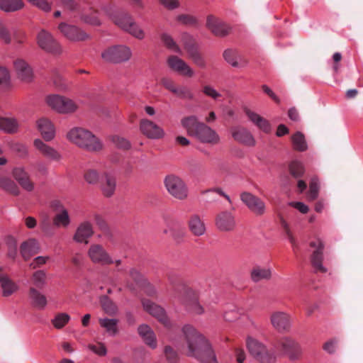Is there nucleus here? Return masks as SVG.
<instances>
[{
    "label": "nucleus",
    "instance_id": "a211bd4d",
    "mask_svg": "<svg viewBox=\"0 0 363 363\" xmlns=\"http://www.w3.org/2000/svg\"><path fill=\"white\" fill-rule=\"evenodd\" d=\"M167 65L171 69L179 74L191 77L194 72L193 69L182 59L175 55H170L167 59Z\"/></svg>",
    "mask_w": 363,
    "mask_h": 363
},
{
    "label": "nucleus",
    "instance_id": "37998d69",
    "mask_svg": "<svg viewBox=\"0 0 363 363\" xmlns=\"http://www.w3.org/2000/svg\"><path fill=\"white\" fill-rule=\"evenodd\" d=\"M100 303L106 313L110 315L116 313L118 310L116 305L107 296H101Z\"/></svg>",
    "mask_w": 363,
    "mask_h": 363
},
{
    "label": "nucleus",
    "instance_id": "603ef678",
    "mask_svg": "<svg viewBox=\"0 0 363 363\" xmlns=\"http://www.w3.org/2000/svg\"><path fill=\"white\" fill-rule=\"evenodd\" d=\"M6 245L8 248L7 256L13 259L17 253L16 241L12 236H8L6 238Z\"/></svg>",
    "mask_w": 363,
    "mask_h": 363
},
{
    "label": "nucleus",
    "instance_id": "a878e982",
    "mask_svg": "<svg viewBox=\"0 0 363 363\" xmlns=\"http://www.w3.org/2000/svg\"><path fill=\"white\" fill-rule=\"evenodd\" d=\"M38 130L40 132L44 140L50 141L55 137V128L48 118H40L37 121Z\"/></svg>",
    "mask_w": 363,
    "mask_h": 363
},
{
    "label": "nucleus",
    "instance_id": "864d4df0",
    "mask_svg": "<svg viewBox=\"0 0 363 363\" xmlns=\"http://www.w3.org/2000/svg\"><path fill=\"white\" fill-rule=\"evenodd\" d=\"M281 225L284 231L285 235H286L287 238L289 239V242H291L293 248L295 249L296 247H297L298 245L296 242V240L294 238L289 224L283 218L281 219Z\"/></svg>",
    "mask_w": 363,
    "mask_h": 363
},
{
    "label": "nucleus",
    "instance_id": "dca6fc26",
    "mask_svg": "<svg viewBox=\"0 0 363 363\" xmlns=\"http://www.w3.org/2000/svg\"><path fill=\"white\" fill-rule=\"evenodd\" d=\"M140 130L143 135L150 139H160L164 135L162 128L148 119L140 121Z\"/></svg>",
    "mask_w": 363,
    "mask_h": 363
},
{
    "label": "nucleus",
    "instance_id": "c756f323",
    "mask_svg": "<svg viewBox=\"0 0 363 363\" xmlns=\"http://www.w3.org/2000/svg\"><path fill=\"white\" fill-rule=\"evenodd\" d=\"M181 124L189 135L194 136L203 123L199 122L195 116H189L183 118Z\"/></svg>",
    "mask_w": 363,
    "mask_h": 363
},
{
    "label": "nucleus",
    "instance_id": "ddd939ff",
    "mask_svg": "<svg viewBox=\"0 0 363 363\" xmlns=\"http://www.w3.org/2000/svg\"><path fill=\"white\" fill-rule=\"evenodd\" d=\"M87 254L89 258L94 264L100 265H110L113 264L112 257L101 245H91Z\"/></svg>",
    "mask_w": 363,
    "mask_h": 363
},
{
    "label": "nucleus",
    "instance_id": "c85d7f7f",
    "mask_svg": "<svg viewBox=\"0 0 363 363\" xmlns=\"http://www.w3.org/2000/svg\"><path fill=\"white\" fill-rule=\"evenodd\" d=\"M28 297L31 305L38 309L42 310L47 305V298L45 296L41 294L35 287H30Z\"/></svg>",
    "mask_w": 363,
    "mask_h": 363
},
{
    "label": "nucleus",
    "instance_id": "79ce46f5",
    "mask_svg": "<svg viewBox=\"0 0 363 363\" xmlns=\"http://www.w3.org/2000/svg\"><path fill=\"white\" fill-rule=\"evenodd\" d=\"M24 6L22 0H1V10L6 12H14Z\"/></svg>",
    "mask_w": 363,
    "mask_h": 363
},
{
    "label": "nucleus",
    "instance_id": "4468645a",
    "mask_svg": "<svg viewBox=\"0 0 363 363\" xmlns=\"http://www.w3.org/2000/svg\"><path fill=\"white\" fill-rule=\"evenodd\" d=\"M142 304L146 312L157 318L166 328H171L172 323L162 307L148 299H143Z\"/></svg>",
    "mask_w": 363,
    "mask_h": 363
},
{
    "label": "nucleus",
    "instance_id": "13d9d810",
    "mask_svg": "<svg viewBox=\"0 0 363 363\" xmlns=\"http://www.w3.org/2000/svg\"><path fill=\"white\" fill-rule=\"evenodd\" d=\"M162 40L164 45L170 50H172L174 52L182 53L181 49L176 44V43L174 41L172 38L167 35V34H163L162 35Z\"/></svg>",
    "mask_w": 363,
    "mask_h": 363
},
{
    "label": "nucleus",
    "instance_id": "f704fd0d",
    "mask_svg": "<svg viewBox=\"0 0 363 363\" xmlns=\"http://www.w3.org/2000/svg\"><path fill=\"white\" fill-rule=\"evenodd\" d=\"M53 224L57 228H67L70 223L71 219L68 211L65 208H62V209L56 213L52 219Z\"/></svg>",
    "mask_w": 363,
    "mask_h": 363
},
{
    "label": "nucleus",
    "instance_id": "49530a36",
    "mask_svg": "<svg viewBox=\"0 0 363 363\" xmlns=\"http://www.w3.org/2000/svg\"><path fill=\"white\" fill-rule=\"evenodd\" d=\"M289 170L292 177L299 178L303 175L304 167L301 162L292 161L289 165Z\"/></svg>",
    "mask_w": 363,
    "mask_h": 363
},
{
    "label": "nucleus",
    "instance_id": "72a5a7b5",
    "mask_svg": "<svg viewBox=\"0 0 363 363\" xmlns=\"http://www.w3.org/2000/svg\"><path fill=\"white\" fill-rule=\"evenodd\" d=\"M225 60L234 67H245L247 61L240 58L235 50L228 49L223 54Z\"/></svg>",
    "mask_w": 363,
    "mask_h": 363
},
{
    "label": "nucleus",
    "instance_id": "69168bd1",
    "mask_svg": "<svg viewBox=\"0 0 363 363\" xmlns=\"http://www.w3.org/2000/svg\"><path fill=\"white\" fill-rule=\"evenodd\" d=\"M161 84L167 90L174 94L177 85L173 79L169 77H163L160 81Z\"/></svg>",
    "mask_w": 363,
    "mask_h": 363
},
{
    "label": "nucleus",
    "instance_id": "aec40b11",
    "mask_svg": "<svg viewBox=\"0 0 363 363\" xmlns=\"http://www.w3.org/2000/svg\"><path fill=\"white\" fill-rule=\"evenodd\" d=\"M271 323L272 326L279 332H286L289 330L291 326L290 315L282 311H277L271 315Z\"/></svg>",
    "mask_w": 363,
    "mask_h": 363
},
{
    "label": "nucleus",
    "instance_id": "9b49d317",
    "mask_svg": "<svg viewBox=\"0 0 363 363\" xmlns=\"http://www.w3.org/2000/svg\"><path fill=\"white\" fill-rule=\"evenodd\" d=\"M182 42L189 59L198 67L205 68L206 62L204 57L199 52L198 45L195 40L188 34H184Z\"/></svg>",
    "mask_w": 363,
    "mask_h": 363
},
{
    "label": "nucleus",
    "instance_id": "bb28decb",
    "mask_svg": "<svg viewBox=\"0 0 363 363\" xmlns=\"http://www.w3.org/2000/svg\"><path fill=\"white\" fill-rule=\"evenodd\" d=\"M138 332L144 342L152 349L157 347L156 336L150 327L146 324L140 325Z\"/></svg>",
    "mask_w": 363,
    "mask_h": 363
},
{
    "label": "nucleus",
    "instance_id": "7c9ffc66",
    "mask_svg": "<svg viewBox=\"0 0 363 363\" xmlns=\"http://www.w3.org/2000/svg\"><path fill=\"white\" fill-rule=\"evenodd\" d=\"M245 113L248 118L262 131L265 133L270 131L271 126L267 120L248 108L245 109Z\"/></svg>",
    "mask_w": 363,
    "mask_h": 363
},
{
    "label": "nucleus",
    "instance_id": "6e6d98bb",
    "mask_svg": "<svg viewBox=\"0 0 363 363\" xmlns=\"http://www.w3.org/2000/svg\"><path fill=\"white\" fill-rule=\"evenodd\" d=\"M164 354L166 360L168 363H177L179 361V356L177 352L170 346L164 347Z\"/></svg>",
    "mask_w": 363,
    "mask_h": 363
},
{
    "label": "nucleus",
    "instance_id": "6ab92c4d",
    "mask_svg": "<svg viewBox=\"0 0 363 363\" xmlns=\"http://www.w3.org/2000/svg\"><path fill=\"white\" fill-rule=\"evenodd\" d=\"M94 235L92 224L87 220L83 221L79 224L73 235V240L78 243L89 242V240Z\"/></svg>",
    "mask_w": 363,
    "mask_h": 363
},
{
    "label": "nucleus",
    "instance_id": "5701e85b",
    "mask_svg": "<svg viewBox=\"0 0 363 363\" xmlns=\"http://www.w3.org/2000/svg\"><path fill=\"white\" fill-rule=\"evenodd\" d=\"M206 27L217 36H225L230 32L227 24L211 15L207 17Z\"/></svg>",
    "mask_w": 363,
    "mask_h": 363
},
{
    "label": "nucleus",
    "instance_id": "a19ab883",
    "mask_svg": "<svg viewBox=\"0 0 363 363\" xmlns=\"http://www.w3.org/2000/svg\"><path fill=\"white\" fill-rule=\"evenodd\" d=\"M291 141L294 150L303 152L307 150L308 145L304 135L298 131L291 136Z\"/></svg>",
    "mask_w": 363,
    "mask_h": 363
},
{
    "label": "nucleus",
    "instance_id": "5fc2aeb1",
    "mask_svg": "<svg viewBox=\"0 0 363 363\" xmlns=\"http://www.w3.org/2000/svg\"><path fill=\"white\" fill-rule=\"evenodd\" d=\"M1 189H4L7 192L13 195H18L19 194V189L14 182L1 179Z\"/></svg>",
    "mask_w": 363,
    "mask_h": 363
},
{
    "label": "nucleus",
    "instance_id": "de8ad7c7",
    "mask_svg": "<svg viewBox=\"0 0 363 363\" xmlns=\"http://www.w3.org/2000/svg\"><path fill=\"white\" fill-rule=\"evenodd\" d=\"M46 274L42 270L33 273L31 279L32 284L38 289L43 288L45 284Z\"/></svg>",
    "mask_w": 363,
    "mask_h": 363
},
{
    "label": "nucleus",
    "instance_id": "f03ea898",
    "mask_svg": "<svg viewBox=\"0 0 363 363\" xmlns=\"http://www.w3.org/2000/svg\"><path fill=\"white\" fill-rule=\"evenodd\" d=\"M104 12L111 18L113 22L124 31L134 38L142 40L145 38L144 30L135 22L133 16L128 12L113 13L112 5L103 8Z\"/></svg>",
    "mask_w": 363,
    "mask_h": 363
},
{
    "label": "nucleus",
    "instance_id": "412c9836",
    "mask_svg": "<svg viewBox=\"0 0 363 363\" xmlns=\"http://www.w3.org/2000/svg\"><path fill=\"white\" fill-rule=\"evenodd\" d=\"M233 138L238 143L246 146H254L255 140L250 132L242 126L233 127L230 129Z\"/></svg>",
    "mask_w": 363,
    "mask_h": 363
},
{
    "label": "nucleus",
    "instance_id": "2eb2a0df",
    "mask_svg": "<svg viewBox=\"0 0 363 363\" xmlns=\"http://www.w3.org/2000/svg\"><path fill=\"white\" fill-rule=\"evenodd\" d=\"M242 201L255 214L261 216L265 212V204L259 197L249 193L243 192L240 195Z\"/></svg>",
    "mask_w": 363,
    "mask_h": 363
},
{
    "label": "nucleus",
    "instance_id": "b1692460",
    "mask_svg": "<svg viewBox=\"0 0 363 363\" xmlns=\"http://www.w3.org/2000/svg\"><path fill=\"white\" fill-rule=\"evenodd\" d=\"M100 186L104 196H112L114 194L116 188V180L115 176L110 172H104L100 179Z\"/></svg>",
    "mask_w": 363,
    "mask_h": 363
},
{
    "label": "nucleus",
    "instance_id": "338daca9",
    "mask_svg": "<svg viewBox=\"0 0 363 363\" xmlns=\"http://www.w3.org/2000/svg\"><path fill=\"white\" fill-rule=\"evenodd\" d=\"M28 1L45 12H48L51 10L50 4L46 0H28Z\"/></svg>",
    "mask_w": 363,
    "mask_h": 363
},
{
    "label": "nucleus",
    "instance_id": "774afa93",
    "mask_svg": "<svg viewBox=\"0 0 363 363\" xmlns=\"http://www.w3.org/2000/svg\"><path fill=\"white\" fill-rule=\"evenodd\" d=\"M202 91L206 96L211 97L213 99H217L220 96V94L210 85L203 86Z\"/></svg>",
    "mask_w": 363,
    "mask_h": 363
},
{
    "label": "nucleus",
    "instance_id": "cd10ccee",
    "mask_svg": "<svg viewBox=\"0 0 363 363\" xmlns=\"http://www.w3.org/2000/svg\"><path fill=\"white\" fill-rule=\"evenodd\" d=\"M20 251L23 259L27 260L39 252V244L35 239H30L21 244Z\"/></svg>",
    "mask_w": 363,
    "mask_h": 363
},
{
    "label": "nucleus",
    "instance_id": "0e129e2a",
    "mask_svg": "<svg viewBox=\"0 0 363 363\" xmlns=\"http://www.w3.org/2000/svg\"><path fill=\"white\" fill-rule=\"evenodd\" d=\"M177 21L186 26H194L197 25L196 18L191 15L182 14L177 17Z\"/></svg>",
    "mask_w": 363,
    "mask_h": 363
},
{
    "label": "nucleus",
    "instance_id": "09e8293b",
    "mask_svg": "<svg viewBox=\"0 0 363 363\" xmlns=\"http://www.w3.org/2000/svg\"><path fill=\"white\" fill-rule=\"evenodd\" d=\"M319 182L317 177H313L309 184V191L307 194L309 201L315 200L318 196Z\"/></svg>",
    "mask_w": 363,
    "mask_h": 363
},
{
    "label": "nucleus",
    "instance_id": "393cba45",
    "mask_svg": "<svg viewBox=\"0 0 363 363\" xmlns=\"http://www.w3.org/2000/svg\"><path fill=\"white\" fill-rule=\"evenodd\" d=\"M34 146L45 157L58 162L61 160V155L53 147L46 145L40 139L34 140Z\"/></svg>",
    "mask_w": 363,
    "mask_h": 363
},
{
    "label": "nucleus",
    "instance_id": "6e6552de",
    "mask_svg": "<svg viewBox=\"0 0 363 363\" xmlns=\"http://www.w3.org/2000/svg\"><path fill=\"white\" fill-rule=\"evenodd\" d=\"M164 186L174 198L184 200L188 196V188L185 182L178 176L169 174L164 179Z\"/></svg>",
    "mask_w": 363,
    "mask_h": 363
},
{
    "label": "nucleus",
    "instance_id": "1a4fd4ad",
    "mask_svg": "<svg viewBox=\"0 0 363 363\" xmlns=\"http://www.w3.org/2000/svg\"><path fill=\"white\" fill-rule=\"evenodd\" d=\"M37 44L44 51L52 55H60L62 48L53 35L45 30H40L37 35Z\"/></svg>",
    "mask_w": 363,
    "mask_h": 363
},
{
    "label": "nucleus",
    "instance_id": "e433bc0d",
    "mask_svg": "<svg viewBox=\"0 0 363 363\" xmlns=\"http://www.w3.org/2000/svg\"><path fill=\"white\" fill-rule=\"evenodd\" d=\"M18 122L13 117L1 116V130L9 134L17 133Z\"/></svg>",
    "mask_w": 363,
    "mask_h": 363
},
{
    "label": "nucleus",
    "instance_id": "4be33fe9",
    "mask_svg": "<svg viewBox=\"0 0 363 363\" xmlns=\"http://www.w3.org/2000/svg\"><path fill=\"white\" fill-rule=\"evenodd\" d=\"M194 137L203 143L216 145L220 142V137L217 133L203 123Z\"/></svg>",
    "mask_w": 363,
    "mask_h": 363
},
{
    "label": "nucleus",
    "instance_id": "bf43d9fd",
    "mask_svg": "<svg viewBox=\"0 0 363 363\" xmlns=\"http://www.w3.org/2000/svg\"><path fill=\"white\" fill-rule=\"evenodd\" d=\"M13 64L17 76L23 74V72L31 70L30 66L23 59H17Z\"/></svg>",
    "mask_w": 363,
    "mask_h": 363
},
{
    "label": "nucleus",
    "instance_id": "e2e57ef3",
    "mask_svg": "<svg viewBox=\"0 0 363 363\" xmlns=\"http://www.w3.org/2000/svg\"><path fill=\"white\" fill-rule=\"evenodd\" d=\"M129 276L138 285H142L146 283V279L142 274L135 268L130 269Z\"/></svg>",
    "mask_w": 363,
    "mask_h": 363
},
{
    "label": "nucleus",
    "instance_id": "473e14b6",
    "mask_svg": "<svg viewBox=\"0 0 363 363\" xmlns=\"http://www.w3.org/2000/svg\"><path fill=\"white\" fill-rule=\"evenodd\" d=\"M188 225L191 233L195 236L203 235L206 232L205 224L198 215L191 216Z\"/></svg>",
    "mask_w": 363,
    "mask_h": 363
},
{
    "label": "nucleus",
    "instance_id": "20e7f679",
    "mask_svg": "<svg viewBox=\"0 0 363 363\" xmlns=\"http://www.w3.org/2000/svg\"><path fill=\"white\" fill-rule=\"evenodd\" d=\"M246 345L250 354L260 363H275L277 356L274 352L256 339L248 337Z\"/></svg>",
    "mask_w": 363,
    "mask_h": 363
},
{
    "label": "nucleus",
    "instance_id": "423d86ee",
    "mask_svg": "<svg viewBox=\"0 0 363 363\" xmlns=\"http://www.w3.org/2000/svg\"><path fill=\"white\" fill-rule=\"evenodd\" d=\"M45 101L52 109L63 114L72 113L79 108L73 100L57 94L48 96Z\"/></svg>",
    "mask_w": 363,
    "mask_h": 363
},
{
    "label": "nucleus",
    "instance_id": "8fccbe9b",
    "mask_svg": "<svg viewBox=\"0 0 363 363\" xmlns=\"http://www.w3.org/2000/svg\"><path fill=\"white\" fill-rule=\"evenodd\" d=\"M1 92L10 90L12 86L10 73L7 68L1 66Z\"/></svg>",
    "mask_w": 363,
    "mask_h": 363
},
{
    "label": "nucleus",
    "instance_id": "052dcab7",
    "mask_svg": "<svg viewBox=\"0 0 363 363\" xmlns=\"http://www.w3.org/2000/svg\"><path fill=\"white\" fill-rule=\"evenodd\" d=\"M100 179L98 172L95 169H89L84 174V179L91 184L100 182Z\"/></svg>",
    "mask_w": 363,
    "mask_h": 363
},
{
    "label": "nucleus",
    "instance_id": "9d476101",
    "mask_svg": "<svg viewBox=\"0 0 363 363\" xmlns=\"http://www.w3.org/2000/svg\"><path fill=\"white\" fill-rule=\"evenodd\" d=\"M57 29L67 40L72 42L86 41L90 35L79 27L65 22L60 23Z\"/></svg>",
    "mask_w": 363,
    "mask_h": 363
},
{
    "label": "nucleus",
    "instance_id": "c03bdc74",
    "mask_svg": "<svg viewBox=\"0 0 363 363\" xmlns=\"http://www.w3.org/2000/svg\"><path fill=\"white\" fill-rule=\"evenodd\" d=\"M167 279L169 285L172 287L173 290L177 291L178 288L181 286L184 289L186 286L183 285L179 276L174 272H168L166 274Z\"/></svg>",
    "mask_w": 363,
    "mask_h": 363
},
{
    "label": "nucleus",
    "instance_id": "f8f14e48",
    "mask_svg": "<svg viewBox=\"0 0 363 363\" xmlns=\"http://www.w3.org/2000/svg\"><path fill=\"white\" fill-rule=\"evenodd\" d=\"M182 301L190 313L196 315H201L204 313L203 306L199 302L198 293L191 288H184Z\"/></svg>",
    "mask_w": 363,
    "mask_h": 363
},
{
    "label": "nucleus",
    "instance_id": "0eeeda50",
    "mask_svg": "<svg viewBox=\"0 0 363 363\" xmlns=\"http://www.w3.org/2000/svg\"><path fill=\"white\" fill-rule=\"evenodd\" d=\"M275 347L292 361L300 359L303 354V350L299 342L290 337H284L279 340Z\"/></svg>",
    "mask_w": 363,
    "mask_h": 363
},
{
    "label": "nucleus",
    "instance_id": "680f3d73",
    "mask_svg": "<svg viewBox=\"0 0 363 363\" xmlns=\"http://www.w3.org/2000/svg\"><path fill=\"white\" fill-rule=\"evenodd\" d=\"M88 348L99 356L104 357L107 354V349L105 345L102 342H97L96 344H89Z\"/></svg>",
    "mask_w": 363,
    "mask_h": 363
},
{
    "label": "nucleus",
    "instance_id": "4d7b16f0",
    "mask_svg": "<svg viewBox=\"0 0 363 363\" xmlns=\"http://www.w3.org/2000/svg\"><path fill=\"white\" fill-rule=\"evenodd\" d=\"M111 141L118 148L126 150L130 147V142L123 137L113 135L111 138Z\"/></svg>",
    "mask_w": 363,
    "mask_h": 363
},
{
    "label": "nucleus",
    "instance_id": "ea45409f",
    "mask_svg": "<svg viewBox=\"0 0 363 363\" xmlns=\"http://www.w3.org/2000/svg\"><path fill=\"white\" fill-rule=\"evenodd\" d=\"M99 323L102 328L106 329V332L110 335L114 336L118 333V329L117 325L118 320L117 319L100 318Z\"/></svg>",
    "mask_w": 363,
    "mask_h": 363
},
{
    "label": "nucleus",
    "instance_id": "f3484780",
    "mask_svg": "<svg viewBox=\"0 0 363 363\" xmlns=\"http://www.w3.org/2000/svg\"><path fill=\"white\" fill-rule=\"evenodd\" d=\"M216 225L220 231H233L236 226L235 216L229 211H222L216 218Z\"/></svg>",
    "mask_w": 363,
    "mask_h": 363
},
{
    "label": "nucleus",
    "instance_id": "c9c22d12",
    "mask_svg": "<svg viewBox=\"0 0 363 363\" xmlns=\"http://www.w3.org/2000/svg\"><path fill=\"white\" fill-rule=\"evenodd\" d=\"M17 284L8 277L1 274V296L8 297L17 291Z\"/></svg>",
    "mask_w": 363,
    "mask_h": 363
},
{
    "label": "nucleus",
    "instance_id": "7ed1b4c3",
    "mask_svg": "<svg viewBox=\"0 0 363 363\" xmlns=\"http://www.w3.org/2000/svg\"><path fill=\"white\" fill-rule=\"evenodd\" d=\"M67 139L80 148L89 152H99L103 149L101 141L91 131L82 128H73L67 134Z\"/></svg>",
    "mask_w": 363,
    "mask_h": 363
},
{
    "label": "nucleus",
    "instance_id": "39448f33",
    "mask_svg": "<svg viewBox=\"0 0 363 363\" xmlns=\"http://www.w3.org/2000/svg\"><path fill=\"white\" fill-rule=\"evenodd\" d=\"M101 56L106 62L121 64L128 62L131 58L132 51L127 45H116L106 48Z\"/></svg>",
    "mask_w": 363,
    "mask_h": 363
},
{
    "label": "nucleus",
    "instance_id": "4c0bfd02",
    "mask_svg": "<svg viewBox=\"0 0 363 363\" xmlns=\"http://www.w3.org/2000/svg\"><path fill=\"white\" fill-rule=\"evenodd\" d=\"M323 260V250H315L311 256V264L315 268L316 272L325 273L327 269L322 264Z\"/></svg>",
    "mask_w": 363,
    "mask_h": 363
},
{
    "label": "nucleus",
    "instance_id": "a18cd8bd",
    "mask_svg": "<svg viewBox=\"0 0 363 363\" xmlns=\"http://www.w3.org/2000/svg\"><path fill=\"white\" fill-rule=\"evenodd\" d=\"M174 94L182 99L193 100L194 99V93L186 86H177Z\"/></svg>",
    "mask_w": 363,
    "mask_h": 363
},
{
    "label": "nucleus",
    "instance_id": "2f4dec72",
    "mask_svg": "<svg viewBox=\"0 0 363 363\" xmlns=\"http://www.w3.org/2000/svg\"><path fill=\"white\" fill-rule=\"evenodd\" d=\"M13 174L22 188L28 191H33L34 184L30 180L28 174L22 168H15Z\"/></svg>",
    "mask_w": 363,
    "mask_h": 363
},
{
    "label": "nucleus",
    "instance_id": "f257e3e1",
    "mask_svg": "<svg viewBox=\"0 0 363 363\" xmlns=\"http://www.w3.org/2000/svg\"><path fill=\"white\" fill-rule=\"evenodd\" d=\"M186 354L201 363H218L214 352L206 337L191 325L182 328Z\"/></svg>",
    "mask_w": 363,
    "mask_h": 363
},
{
    "label": "nucleus",
    "instance_id": "3c124183",
    "mask_svg": "<svg viewBox=\"0 0 363 363\" xmlns=\"http://www.w3.org/2000/svg\"><path fill=\"white\" fill-rule=\"evenodd\" d=\"M70 320V316L65 313H60L55 315L52 323L57 329H62Z\"/></svg>",
    "mask_w": 363,
    "mask_h": 363
},
{
    "label": "nucleus",
    "instance_id": "58836bf2",
    "mask_svg": "<svg viewBox=\"0 0 363 363\" xmlns=\"http://www.w3.org/2000/svg\"><path fill=\"white\" fill-rule=\"evenodd\" d=\"M271 276V270L268 268L255 267L251 272V279L255 282H258L263 279H269Z\"/></svg>",
    "mask_w": 363,
    "mask_h": 363
}]
</instances>
